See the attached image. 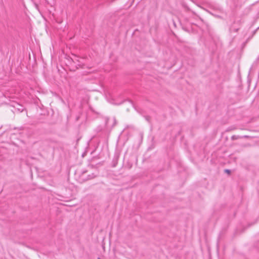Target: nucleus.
I'll list each match as a JSON object with an SVG mask.
<instances>
[{
  "label": "nucleus",
  "instance_id": "1a4fd4ad",
  "mask_svg": "<svg viewBox=\"0 0 259 259\" xmlns=\"http://www.w3.org/2000/svg\"><path fill=\"white\" fill-rule=\"evenodd\" d=\"M146 120H147L149 121V118H150V117H149V116H147V117H146Z\"/></svg>",
  "mask_w": 259,
  "mask_h": 259
},
{
  "label": "nucleus",
  "instance_id": "6e6552de",
  "mask_svg": "<svg viewBox=\"0 0 259 259\" xmlns=\"http://www.w3.org/2000/svg\"><path fill=\"white\" fill-rule=\"evenodd\" d=\"M259 29V26L254 31V33H256V31Z\"/></svg>",
  "mask_w": 259,
  "mask_h": 259
},
{
  "label": "nucleus",
  "instance_id": "423d86ee",
  "mask_svg": "<svg viewBox=\"0 0 259 259\" xmlns=\"http://www.w3.org/2000/svg\"><path fill=\"white\" fill-rule=\"evenodd\" d=\"M225 172L228 174H230L231 171L230 169H225Z\"/></svg>",
  "mask_w": 259,
  "mask_h": 259
},
{
  "label": "nucleus",
  "instance_id": "0eeeda50",
  "mask_svg": "<svg viewBox=\"0 0 259 259\" xmlns=\"http://www.w3.org/2000/svg\"><path fill=\"white\" fill-rule=\"evenodd\" d=\"M87 172V170H84L82 171L81 175L83 176L84 174H85Z\"/></svg>",
  "mask_w": 259,
  "mask_h": 259
},
{
  "label": "nucleus",
  "instance_id": "f257e3e1",
  "mask_svg": "<svg viewBox=\"0 0 259 259\" xmlns=\"http://www.w3.org/2000/svg\"><path fill=\"white\" fill-rule=\"evenodd\" d=\"M119 158V154L118 153H116L114 154V157L112 160V166L113 167H115L116 166V165L118 163Z\"/></svg>",
  "mask_w": 259,
  "mask_h": 259
},
{
  "label": "nucleus",
  "instance_id": "9d476101",
  "mask_svg": "<svg viewBox=\"0 0 259 259\" xmlns=\"http://www.w3.org/2000/svg\"><path fill=\"white\" fill-rule=\"evenodd\" d=\"M90 166H91L92 168H93V165H91Z\"/></svg>",
  "mask_w": 259,
  "mask_h": 259
},
{
  "label": "nucleus",
  "instance_id": "f03ea898",
  "mask_svg": "<svg viewBox=\"0 0 259 259\" xmlns=\"http://www.w3.org/2000/svg\"><path fill=\"white\" fill-rule=\"evenodd\" d=\"M248 137V136H237V135H233L231 137V139L232 140L234 141V140H237V139H239L247 138Z\"/></svg>",
  "mask_w": 259,
  "mask_h": 259
},
{
  "label": "nucleus",
  "instance_id": "39448f33",
  "mask_svg": "<svg viewBox=\"0 0 259 259\" xmlns=\"http://www.w3.org/2000/svg\"><path fill=\"white\" fill-rule=\"evenodd\" d=\"M125 167H127L128 169H130L132 166V164L128 163L127 165H125Z\"/></svg>",
  "mask_w": 259,
  "mask_h": 259
},
{
  "label": "nucleus",
  "instance_id": "7ed1b4c3",
  "mask_svg": "<svg viewBox=\"0 0 259 259\" xmlns=\"http://www.w3.org/2000/svg\"><path fill=\"white\" fill-rule=\"evenodd\" d=\"M96 176H97L96 175H95L94 173H92L91 175H89L88 176L87 178L85 180L87 181V180H92V179L95 178Z\"/></svg>",
  "mask_w": 259,
  "mask_h": 259
},
{
  "label": "nucleus",
  "instance_id": "20e7f679",
  "mask_svg": "<svg viewBox=\"0 0 259 259\" xmlns=\"http://www.w3.org/2000/svg\"><path fill=\"white\" fill-rule=\"evenodd\" d=\"M16 106H17L16 108L19 111L22 112L23 111L24 107L22 105L19 104H16Z\"/></svg>",
  "mask_w": 259,
  "mask_h": 259
}]
</instances>
